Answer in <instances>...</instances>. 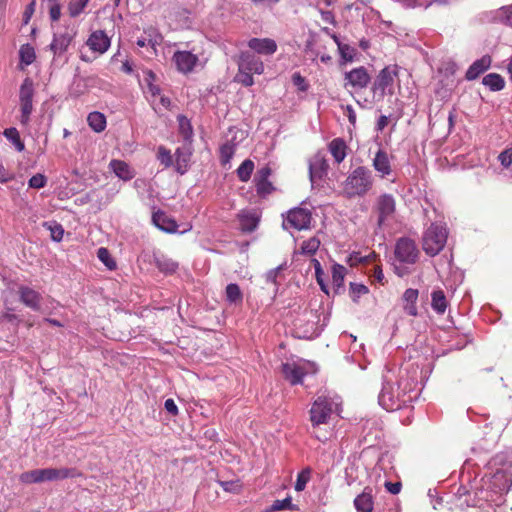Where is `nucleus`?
Returning a JSON list of instances; mask_svg holds the SVG:
<instances>
[{"label": "nucleus", "mask_w": 512, "mask_h": 512, "mask_svg": "<svg viewBox=\"0 0 512 512\" xmlns=\"http://www.w3.org/2000/svg\"><path fill=\"white\" fill-rule=\"evenodd\" d=\"M417 379L401 372L397 379L386 377L378 400L387 411L399 410L418 397Z\"/></svg>", "instance_id": "f257e3e1"}, {"label": "nucleus", "mask_w": 512, "mask_h": 512, "mask_svg": "<svg viewBox=\"0 0 512 512\" xmlns=\"http://www.w3.org/2000/svg\"><path fill=\"white\" fill-rule=\"evenodd\" d=\"M475 492L479 500L486 502H497L504 493H507L512 486V473L506 469L497 470L485 483Z\"/></svg>", "instance_id": "f03ea898"}, {"label": "nucleus", "mask_w": 512, "mask_h": 512, "mask_svg": "<svg viewBox=\"0 0 512 512\" xmlns=\"http://www.w3.org/2000/svg\"><path fill=\"white\" fill-rule=\"evenodd\" d=\"M333 401L326 396H318L311 405L309 411V419L311 422V434L319 441L327 440L326 434H321L319 428L321 425L327 424L334 412Z\"/></svg>", "instance_id": "7ed1b4c3"}, {"label": "nucleus", "mask_w": 512, "mask_h": 512, "mask_svg": "<svg viewBox=\"0 0 512 512\" xmlns=\"http://www.w3.org/2000/svg\"><path fill=\"white\" fill-rule=\"evenodd\" d=\"M373 186L371 171L364 166L355 168L343 182L342 192L347 198L362 197Z\"/></svg>", "instance_id": "20e7f679"}, {"label": "nucleus", "mask_w": 512, "mask_h": 512, "mask_svg": "<svg viewBox=\"0 0 512 512\" xmlns=\"http://www.w3.org/2000/svg\"><path fill=\"white\" fill-rule=\"evenodd\" d=\"M76 468H45L26 471L20 475V481L25 484L58 481L80 476Z\"/></svg>", "instance_id": "39448f33"}, {"label": "nucleus", "mask_w": 512, "mask_h": 512, "mask_svg": "<svg viewBox=\"0 0 512 512\" xmlns=\"http://www.w3.org/2000/svg\"><path fill=\"white\" fill-rule=\"evenodd\" d=\"M448 237L446 228L440 224L432 223L424 232L422 248L429 256L438 255L445 247Z\"/></svg>", "instance_id": "423d86ee"}, {"label": "nucleus", "mask_w": 512, "mask_h": 512, "mask_svg": "<svg viewBox=\"0 0 512 512\" xmlns=\"http://www.w3.org/2000/svg\"><path fill=\"white\" fill-rule=\"evenodd\" d=\"M281 372L284 378L291 385H298L303 382V378L310 374L315 373L316 368L314 364L303 359L289 360L281 365Z\"/></svg>", "instance_id": "0eeeda50"}, {"label": "nucleus", "mask_w": 512, "mask_h": 512, "mask_svg": "<svg viewBox=\"0 0 512 512\" xmlns=\"http://www.w3.org/2000/svg\"><path fill=\"white\" fill-rule=\"evenodd\" d=\"M420 256L416 242L409 237H400L394 248L395 260L402 265H414Z\"/></svg>", "instance_id": "6e6552de"}, {"label": "nucleus", "mask_w": 512, "mask_h": 512, "mask_svg": "<svg viewBox=\"0 0 512 512\" xmlns=\"http://www.w3.org/2000/svg\"><path fill=\"white\" fill-rule=\"evenodd\" d=\"M397 77V71L395 68L389 66L384 67L379 74L376 76L371 90L374 97L378 100H382L386 94H393L394 80Z\"/></svg>", "instance_id": "1a4fd4ad"}, {"label": "nucleus", "mask_w": 512, "mask_h": 512, "mask_svg": "<svg viewBox=\"0 0 512 512\" xmlns=\"http://www.w3.org/2000/svg\"><path fill=\"white\" fill-rule=\"evenodd\" d=\"M312 213L310 210L302 207L290 209L283 221L285 228L291 227L296 230H306L310 228Z\"/></svg>", "instance_id": "9d476101"}, {"label": "nucleus", "mask_w": 512, "mask_h": 512, "mask_svg": "<svg viewBox=\"0 0 512 512\" xmlns=\"http://www.w3.org/2000/svg\"><path fill=\"white\" fill-rule=\"evenodd\" d=\"M34 84L31 78L24 79L20 87V105H21V123L26 124L29 121L30 114L33 110Z\"/></svg>", "instance_id": "9b49d317"}, {"label": "nucleus", "mask_w": 512, "mask_h": 512, "mask_svg": "<svg viewBox=\"0 0 512 512\" xmlns=\"http://www.w3.org/2000/svg\"><path fill=\"white\" fill-rule=\"evenodd\" d=\"M344 81V88L358 91L365 89L369 85L371 76L365 67L360 66L346 72L344 74Z\"/></svg>", "instance_id": "f8f14e48"}, {"label": "nucleus", "mask_w": 512, "mask_h": 512, "mask_svg": "<svg viewBox=\"0 0 512 512\" xmlns=\"http://www.w3.org/2000/svg\"><path fill=\"white\" fill-rule=\"evenodd\" d=\"M271 175L272 169L269 165L261 167L254 175L253 183L256 193L261 198H266L276 190L275 186L270 181Z\"/></svg>", "instance_id": "ddd939ff"}, {"label": "nucleus", "mask_w": 512, "mask_h": 512, "mask_svg": "<svg viewBox=\"0 0 512 512\" xmlns=\"http://www.w3.org/2000/svg\"><path fill=\"white\" fill-rule=\"evenodd\" d=\"M375 211L377 212V225L381 227L386 220L391 218L396 212V200L391 194H381L375 203Z\"/></svg>", "instance_id": "4468645a"}, {"label": "nucleus", "mask_w": 512, "mask_h": 512, "mask_svg": "<svg viewBox=\"0 0 512 512\" xmlns=\"http://www.w3.org/2000/svg\"><path fill=\"white\" fill-rule=\"evenodd\" d=\"M195 49L191 51L188 50H178L174 52L172 61L174 62L176 69L183 73L188 74L191 73L194 68L199 63L198 54L194 53Z\"/></svg>", "instance_id": "2eb2a0df"}, {"label": "nucleus", "mask_w": 512, "mask_h": 512, "mask_svg": "<svg viewBox=\"0 0 512 512\" xmlns=\"http://www.w3.org/2000/svg\"><path fill=\"white\" fill-rule=\"evenodd\" d=\"M329 164L321 152L314 154L309 160V174L312 182L322 180L328 173Z\"/></svg>", "instance_id": "dca6fc26"}, {"label": "nucleus", "mask_w": 512, "mask_h": 512, "mask_svg": "<svg viewBox=\"0 0 512 512\" xmlns=\"http://www.w3.org/2000/svg\"><path fill=\"white\" fill-rule=\"evenodd\" d=\"M292 334L295 338L310 340L320 335L323 326L318 322H293Z\"/></svg>", "instance_id": "f3484780"}, {"label": "nucleus", "mask_w": 512, "mask_h": 512, "mask_svg": "<svg viewBox=\"0 0 512 512\" xmlns=\"http://www.w3.org/2000/svg\"><path fill=\"white\" fill-rule=\"evenodd\" d=\"M238 67L242 71H250L255 74H262L264 71V64L261 59L249 51L240 54Z\"/></svg>", "instance_id": "a211bd4d"}, {"label": "nucleus", "mask_w": 512, "mask_h": 512, "mask_svg": "<svg viewBox=\"0 0 512 512\" xmlns=\"http://www.w3.org/2000/svg\"><path fill=\"white\" fill-rule=\"evenodd\" d=\"M75 36V32L73 30L66 29L65 32L55 34L53 37V41L50 44V50L54 53V55H61L67 51L69 45L71 44L73 38Z\"/></svg>", "instance_id": "6ab92c4d"}, {"label": "nucleus", "mask_w": 512, "mask_h": 512, "mask_svg": "<svg viewBox=\"0 0 512 512\" xmlns=\"http://www.w3.org/2000/svg\"><path fill=\"white\" fill-rule=\"evenodd\" d=\"M248 47L261 55H272L277 50V44L270 38H251Z\"/></svg>", "instance_id": "aec40b11"}, {"label": "nucleus", "mask_w": 512, "mask_h": 512, "mask_svg": "<svg viewBox=\"0 0 512 512\" xmlns=\"http://www.w3.org/2000/svg\"><path fill=\"white\" fill-rule=\"evenodd\" d=\"M86 44L91 50L103 54L110 46V39L104 31L97 30L89 36Z\"/></svg>", "instance_id": "412c9836"}, {"label": "nucleus", "mask_w": 512, "mask_h": 512, "mask_svg": "<svg viewBox=\"0 0 512 512\" xmlns=\"http://www.w3.org/2000/svg\"><path fill=\"white\" fill-rule=\"evenodd\" d=\"M154 225L166 233H175L178 229L176 220L163 211H156L152 215Z\"/></svg>", "instance_id": "4be33fe9"}, {"label": "nucleus", "mask_w": 512, "mask_h": 512, "mask_svg": "<svg viewBox=\"0 0 512 512\" xmlns=\"http://www.w3.org/2000/svg\"><path fill=\"white\" fill-rule=\"evenodd\" d=\"M18 292L21 302L27 307L33 310L40 308L42 297L39 292L27 286H20Z\"/></svg>", "instance_id": "5701e85b"}, {"label": "nucleus", "mask_w": 512, "mask_h": 512, "mask_svg": "<svg viewBox=\"0 0 512 512\" xmlns=\"http://www.w3.org/2000/svg\"><path fill=\"white\" fill-rule=\"evenodd\" d=\"M491 57L489 55H484L482 58L476 60L467 70L466 79L467 80H475L482 73L489 69L491 66Z\"/></svg>", "instance_id": "b1692460"}, {"label": "nucleus", "mask_w": 512, "mask_h": 512, "mask_svg": "<svg viewBox=\"0 0 512 512\" xmlns=\"http://www.w3.org/2000/svg\"><path fill=\"white\" fill-rule=\"evenodd\" d=\"M328 150L331 153L334 161L337 164H340L347 156L348 146L344 139L335 138L329 143Z\"/></svg>", "instance_id": "393cba45"}, {"label": "nucleus", "mask_w": 512, "mask_h": 512, "mask_svg": "<svg viewBox=\"0 0 512 512\" xmlns=\"http://www.w3.org/2000/svg\"><path fill=\"white\" fill-rule=\"evenodd\" d=\"M354 506L357 512H372L374 506L372 489L366 487L363 492L354 499Z\"/></svg>", "instance_id": "a878e982"}, {"label": "nucleus", "mask_w": 512, "mask_h": 512, "mask_svg": "<svg viewBox=\"0 0 512 512\" xmlns=\"http://www.w3.org/2000/svg\"><path fill=\"white\" fill-rule=\"evenodd\" d=\"M347 273V269L338 263H334L331 268L332 274V285L334 293L339 294L344 291V279Z\"/></svg>", "instance_id": "bb28decb"}, {"label": "nucleus", "mask_w": 512, "mask_h": 512, "mask_svg": "<svg viewBox=\"0 0 512 512\" xmlns=\"http://www.w3.org/2000/svg\"><path fill=\"white\" fill-rule=\"evenodd\" d=\"M373 167L381 174V177H385L391 173L390 161L385 151H377L373 159Z\"/></svg>", "instance_id": "cd10ccee"}, {"label": "nucleus", "mask_w": 512, "mask_h": 512, "mask_svg": "<svg viewBox=\"0 0 512 512\" xmlns=\"http://www.w3.org/2000/svg\"><path fill=\"white\" fill-rule=\"evenodd\" d=\"M418 290L409 288L403 294L404 309L409 316H417L416 301L418 299Z\"/></svg>", "instance_id": "c85d7f7f"}, {"label": "nucleus", "mask_w": 512, "mask_h": 512, "mask_svg": "<svg viewBox=\"0 0 512 512\" xmlns=\"http://www.w3.org/2000/svg\"><path fill=\"white\" fill-rule=\"evenodd\" d=\"M238 218L241 231L246 233L253 232L259 224V218L251 212H243L238 215Z\"/></svg>", "instance_id": "c756f323"}, {"label": "nucleus", "mask_w": 512, "mask_h": 512, "mask_svg": "<svg viewBox=\"0 0 512 512\" xmlns=\"http://www.w3.org/2000/svg\"><path fill=\"white\" fill-rule=\"evenodd\" d=\"M431 306L438 314H443L448 306V301L443 290H434L431 293Z\"/></svg>", "instance_id": "7c9ffc66"}, {"label": "nucleus", "mask_w": 512, "mask_h": 512, "mask_svg": "<svg viewBox=\"0 0 512 512\" xmlns=\"http://www.w3.org/2000/svg\"><path fill=\"white\" fill-rule=\"evenodd\" d=\"M110 167L113 172L123 180H130L134 176L129 165L122 160H112Z\"/></svg>", "instance_id": "2f4dec72"}, {"label": "nucleus", "mask_w": 512, "mask_h": 512, "mask_svg": "<svg viewBox=\"0 0 512 512\" xmlns=\"http://www.w3.org/2000/svg\"><path fill=\"white\" fill-rule=\"evenodd\" d=\"M87 122L90 128L97 133L104 131L106 128V117L98 111L91 112L87 117Z\"/></svg>", "instance_id": "473e14b6"}, {"label": "nucleus", "mask_w": 512, "mask_h": 512, "mask_svg": "<svg viewBox=\"0 0 512 512\" xmlns=\"http://www.w3.org/2000/svg\"><path fill=\"white\" fill-rule=\"evenodd\" d=\"M154 261L157 268L166 274L174 273L178 268V264L175 261L164 255H154Z\"/></svg>", "instance_id": "72a5a7b5"}, {"label": "nucleus", "mask_w": 512, "mask_h": 512, "mask_svg": "<svg viewBox=\"0 0 512 512\" xmlns=\"http://www.w3.org/2000/svg\"><path fill=\"white\" fill-rule=\"evenodd\" d=\"M482 83L491 91H500L505 87V81L500 74L490 73L483 77Z\"/></svg>", "instance_id": "f704fd0d"}, {"label": "nucleus", "mask_w": 512, "mask_h": 512, "mask_svg": "<svg viewBox=\"0 0 512 512\" xmlns=\"http://www.w3.org/2000/svg\"><path fill=\"white\" fill-rule=\"evenodd\" d=\"M225 296H226V300L230 304L238 305V304H241L243 301V293H242L239 285L236 283H230L226 286Z\"/></svg>", "instance_id": "c9c22d12"}, {"label": "nucleus", "mask_w": 512, "mask_h": 512, "mask_svg": "<svg viewBox=\"0 0 512 512\" xmlns=\"http://www.w3.org/2000/svg\"><path fill=\"white\" fill-rule=\"evenodd\" d=\"M321 240L318 236H313L301 243L299 253L305 256H313L319 249Z\"/></svg>", "instance_id": "e433bc0d"}, {"label": "nucleus", "mask_w": 512, "mask_h": 512, "mask_svg": "<svg viewBox=\"0 0 512 512\" xmlns=\"http://www.w3.org/2000/svg\"><path fill=\"white\" fill-rule=\"evenodd\" d=\"M3 135L14 145L18 152L24 151L25 144L20 137L19 131L15 127L6 128L3 131Z\"/></svg>", "instance_id": "4c0bfd02"}, {"label": "nucleus", "mask_w": 512, "mask_h": 512, "mask_svg": "<svg viewBox=\"0 0 512 512\" xmlns=\"http://www.w3.org/2000/svg\"><path fill=\"white\" fill-rule=\"evenodd\" d=\"M254 168L255 165L251 159L244 160L236 170L238 179L241 182H248L251 178Z\"/></svg>", "instance_id": "58836bf2"}, {"label": "nucleus", "mask_w": 512, "mask_h": 512, "mask_svg": "<svg viewBox=\"0 0 512 512\" xmlns=\"http://www.w3.org/2000/svg\"><path fill=\"white\" fill-rule=\"evenodd\" d=\"M20 60L25 65H30L35 61L36 54L34 48L29 45H22L19 50Z\"/></svg>", "instance_id": "ea45409f"}, {"label": "nucleus", "mask_w": 512, "mask_h": 512, "mask_svg": "<svg viewBox=\"0 0 512 512\" xmlns=\"http://www.w3.org/2000/svg\"><path fill=\"white\" fill-rule=\"evenodd\" d=\"M97 257L99 260L109 269H116L117 265L115 260L112 258L109 250L107 248L101 247L97 251Z\"/></svg>", "instance_id": "a19ab883"}, {"label": "nucleus", "mask_w": 512, "mask_h": 512, "mask_svg": "<svg viewBox=\"0 0 512 512\" xmlns=\"http://www.w3.org/2000/svg\"><path fill=\"white\" fill-rule=\"evenodd\" d=\"M176 169L180 174H184L187 169L188 162L190 160V154L182 151L181 149L176 150Z\"/></svg>", "instance_id": "79ce46f5"}, {"label": "nucleus", "mask_w": 512, "mask_h": 512, "mask_svg": "<svg viewBox=\"0 0 512 512\" xmlns=\"http://www.w3.org/2000/svg\"><path fill=\"white\" fill-rule=\"evenodd\" d=\"M90 0H71L68 4V12L71 17L79 16Z\"/></svg>", "instance_id": "37998d69"}, {"label": "nucleus", "mask_w": 512, "mask_h": 512, "mask_svg": "<svg viewBox=\"0 0 512 512\" xmlns=\"http://www.w3.org/2000/svg\"><path fill=\"white\" fill-rule=\"evenodd\" d=\"M338 50L342 60L340 62L341 65L346 64L348 62H352L354 60L356 50L353 47L349 46L348 44H345L343 46H340V49Z\"/></svg>", "instance_id": "c03bdc74"}, {"label": "nucleus", "mask_w": 512, "mask_h": 512, "mask_svg": "<svg viewBox=\"0 0 512 512\" xmlns=\"http://www.w3.org/2000/svg\"><path fill=\"white\" fill-rule=\"evenodd\" d=\"M369 292V289L364 284L360 283H350V297L353 301H357L362 295H365Z\"/></svg>", "instance_id": "a18cd8bd"}, {"label": "nucleus", "mask_w": 512, "mask_h": 512, "mask_svg": "<svg viewBox=\"0 0 512 512\" xmlns=\"http://www.w3.org/2000/svg\"><path fill=\"white\" fill-rule=\"evenodd\" d=\"M292 500L287 497L282 500H275L268 509V512H278L286 509H292Z\"/></svg>", "instance_id": "49530a36"}, {"label": "nucleus", "mask_w": 512, "mask_h": 512, "mask_svg": "<svg viewBox=\"0 0 512 512\" xmlns=\"http://www.w3.org/2000/svg\"><path fill=\"white\" fill-rule=\"evenodd\" d=\"M253 74L254 73L250 71H242L238 67V73L236 74L235 80L246 87L252 86L254 84Z\"/></svg>", "instance_id": "de8ad7c7"}, {"label": "nucleus", "mask_w": 512, "mask_h": 512, "mask_svg": "<svg viewBox=\"0 0 512 512\" xmlns=\"http://www.w3.org/2000/svg\"><path fill=\"white\" fill-rule=\"evenodd\" d=\"M47 183V178L41 173L33 175L28 182L30 188L40 189L43 188Z\"/></svg>", "instance_id": "09e8293b"}, {"label": "nucleus", "mask_w": 512, "mask_h": 512, "mask_svg": "<svg viewBox=\"0 0 512 512\" xmlns=\"http://www.w3.org/2000/svg\"><path fill=\"white\" fill-rule=\"evenodd\" d=\"M147 78H146V81H147V89H148V92L151 94L152 97H156L158 95H160V88L159 86L155 85L153 83V81L155 80V74L149 70L147 71Z\"/></svg>", "instance_id": "8fccbe9b"}, {"label": "nucleus", "mask_w": 512, "mask_h": 512, "mask_svg": "<svg viewBox=\"0 0 512 512\" xmlns=\"http://www.w3.org/2000/svg\"><path fill=\"white\" fill-rule=\"evenodd\" d=\"M158 160L163 164L165 167H169L172 164V155L170 150L166 149L163 146H160L158 148Z\"/></svg>", "instance_id": "3c124183"}, {"label": "nucleus", "mask_w": 512, "mask_h": 512, "mask_svg": "<svg viewBox=\"0 0 512 512\" xmlns=\"http://www.w3.org/2000/svg\"><path fill=\"white\" fill-rule=\"evenodd\" d=\"M179 128L185 138H188L192 134V126L187 117L183 115L178 116Z\"/></svg>", "instance_id": "603ef678"}, {"label": "nucleus", "mask_w": 512, "mask_h": 512, "mask_svg": "<svg viewBox=\"0 0 512 512\" xmlns=\"http://www.w3.org/2000/svg\"><path fill=\"white\" fill-rule=\"evenodd\" d=\"M305 53L312 59V61H315L320 55V47H318L316 42L313 40L307 41L305 46Z\"/></svg>", "instance_id": "864d4df0"}, {"label": "nucleus", "mask_w": 512, "mask_h": 512, "mask_svg": "<svg viewBox=\"0 0 512 512\" xmlns=\"http://www.w3.org/2000/svg\"><path fill=\"white\" fill-rule=\"evenodd\" d=\"M498 159L502 166L508 168L512 164V145L502 151Z\"/></svg>", "instance_id": "5fc2aeb1"}, {"label": "nucleus", "mask_w": 512, "mask_h": 512, "mask_svg": "<svg viewBox=\"0 0 512 512\" xmlns=\"http://www.w3.org/2000/svg\"><path fill=\"white\" fill-rule=\"evenodd\" d=\"M309 471H302L298 474L295 483V490L302 491L305 489L307 482L309 481Z\"/></svg>", "instance_id": "6e6d98bb"}, {"label": "nucleus", "mask_w": 512, "mask_h": 512, "mask_svg": "<svg viewBox=\"0 0 512 512\" xmlns=\"http://www.w3.org/2000/svg\"><path fill=\"white\" fill-rule=\"evenodd\" d=\"M221 487L227 491L232 493H238L241 490L242 485L238 480L236 481H221L220 482Z\"/></svg>", "instance_id": "4d7b16f0"}, {"label": "nucleus", "mask_w": 512, "mask_h": 512, "mask_svg": "<svg viewBox=\"0 0 512 512\" xmlns=\"http://www.w3.org/2000/svg\"><path fill=\"white\" fill-rule=\"evenodd\" d=\"M136 45L141 48L150 45L153 49H155L156 45H158V40L156 38L141 37L137 39Z\"/></svg>", "instance_id": "13d9d810"}, {"label": "nucleus", "mask_w": 512, "mask_h": 512, "mask_svg": "<svg viewBox=\"0 0 512 512\" xmlns=\"http://www.w3.org/2000/svg\"><path fill=\"white\" fill-rule=\"evenodd\" d=\"M292 81L295 86L299 88L301 91L307 90V84L305 82V78L300 75V73H294L292 76Z\"/></svg>", "instance_id": "bf43d9fd"}, {"label": "nucleus", "mask_w": 512, "mask_h": 512, "mask_svg": "<svg viewBox=\"0 0 512 512\" xmlns=\"http://www.w3.org/2000/svg\"><path fill=\"white\" fill-rule=\"evenodd\" d=\"M49 15L52 21H58L61 16V7L58 3H54L49 9Z\"/></svg>", "instance_id": "052dcab7"}, {"label": "nucleus", "mask_w": 512, "mask_h": 512, "mask_svg": "<svg viewBox=\"0 0 512 512\" xmlns=\"http://www.w3.org/2000/svg\"><path fill=\"white\" fill-rule=\"evenodd\" d=\"M14 175L9 172L2 163H0V183H7L12 180Z\"/></svg>", "instance_id": "680f3d73"}, {"label": "nucleus", "mask_w": 512, "mask_h": 512, "mask_svg": "<svg viewBox=\"0 0 512 512\" xmlns=\"http://www.w3.org/2000/svg\"><path fill=\"white\" fill-rule=\"evenodd\" d=\"M368 257H362L360 253H353L349 257V263L351 266L357 265L358 263H367Z\"/></svg>", "instance_id": "e2e57ef3"}, {"label": "nucleus", "mask_w": 512, "mask_h": 512, "mask_svg": "<svg viewBox=\"0 0 512 512\" xmlns=\"http://www.w3.org/2000/svg\"><path fill=\"white\" fill-rule=\"evenodd\" d=\"M320 14H321V19L325 23L336 25L335 16H334V14L331 11L320 10Z\"/></svg>", "instance_id": "0e129e2a"}, {"label": "nucleus", "mask_w": 512, "mask_h": 512, "mask_svg": "<svg viewBox=\"0 0 512 512\" xmlns=\"http://www.w3.org/2000/svg\"><path fill=\"white\" fill-rule=\"evenodd\" d=\"M344 108L345 115L348 121L354 126L356 124V113L351 105H346Z\"/></svg>", "instance_id": "69168bd1"}, {"label": "nucleus", "mask_w": 512, "mask_h": 512, "mask_svg": "<svg viewBox=\"0 0 512 512\" xmlns=\"http://www.w3.org/2000/svg\"><path fill=\"white\" fill-rule=\"evenodd\" d=\"M164 407L166 411L169 412L171 415L178 414V407L173 399H167L164 403Z\"/></svg>", "instance_id": "338daca9"}, {"label": "nucleus", "mask_w": 512, "mask_h": 512, "mask_svg": "<svg viewBox=\"0 0 512 512\" xmlns=\"http://www.w3.org/2000/svg\"><path fill=\"white\" fill-rule=\"evenodd\" d=\"M64 230L61 225H56L54 228H51V236L55 241H61L63 238Z\"/></svg>", "instance_id": "774afa93"}]
</instances>
